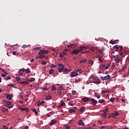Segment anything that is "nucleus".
Masks as SVG:
<instances>
[{
    "instance_id": "22",
    "label": "nucleus",
    "mask_w": 129,
    "mask_h": 129,
    "mask_svg": "<svg viewBox=\"0 0 129 129\" xmlns=\"http://www.w3.org/2000/svg\"><path fill=\"white\" fill-rule=\"evenodd\" d=\"M103 112L104 114H107V112H108V108H106Z\"/></svg>"
},
{
    "instance_id": "45",
    "label": "nucleus",
    "mask_w": 129,
    "mask_h": 129,
    "mask_svg": "<svg viewBox=\"0 0 129 129\" xmlns=\"http://www.w3.org/2000/svg\"><path fill=\"white\" fill-rule=\"evenodd\" d=\"M104 51V49H98V52L99 53H103V51Z\"/></svg>"
},
{
    "instance_id": "51",
    "label": "nucleus",
    "mask_w": 129,
    "mask_h": 129,
    "mask_svg": "<svg viewBox=\"0 0 129 129\" xmlns=\"http://www.w3.org/2000/svg\"><path fill=\"white\" fill-rule=\"evenodd\" d=\"M114 114H115V116H117V115H118V114H119V113L118 112H117V111H115Z\"/></svg>"
},
{
    "instance_id": "43",
    "label": "nucleus",
    "mask_w": 129,
    "mask_h": 129,
    "mask_svg": "<svg viewBox=\"0 0 129 129\" xmlns=\"http://www.w3.org/2000/svg\"><path fill=\"white\" fill-rule=\"evenodd\" d=\"M72 103H73V102L70 101L68 103V105L71 106H73V104H72Z\"/></svg>"
},
{
    "instance_id": "28",
    "label": "nucleus",
    "mask_w": 129,
    "mask_h": 129,
    "mask_svg": "<svg viewBox=\"0 0 129 129\" xmlns=\"http://www.w3.org/2000/svg\"><path fill=\"white\" fill-rule=\"evenodd\" d=\"M69 50H67V49H65L63 52H62V54L63 55H67V52H69Z\"/></svg>"
},
{
    "instance_id": "56",
    "label": "nucleus",
    "mask_w": 129,
    "mask_h": 129,
    "mask_svg": "<svg viewBox=\"0 0 129 129\" xmlns=\"http://www.w3.org/2000/svg\"><path fill=\"white\" fill-rule=\"evenodd\" d=\"M25 72L27 73H30V72H31V71H30V69H27L26 70H25Z\"/></svg>"
},
{
    "instance_id": "37",
    "label": "nucleus",
    "mask_w": 129,
    "mask_h": 129,
    "mask_svg": "<svg viewBox=\"0 0 129 129\" xmlns=\"http://www.w3.org/2000/svg\"><path fill=\"white\" fill-rule=\"evenodd\" d=\"M121 59L120 58H116L115 59V61L116 63H119V61H120Z\"/></svg>"
},
{
    "instance_id": "60",
    "label": "nucleus",
    "mask_w": 129,
    "mask_h": 129,
    "mask_svg": "<svg viewBox=\"0 0 129 129\" xmlns=\"http://www.w3.org/2000/svg\"><path fill=\"white\" fill-rule=\"evenodd\" d=\"M51 98H52V97H51L50 96H46V99H51Z\"/></svg>"
},
{
    "instance_id": "29",
    "label": "nucleus",
    "mask_w": 129,
    "mask_h": 129,
    "mask_svg": "<svg viewBox=\"0 0 129 129\" xmlns=\"http://www.w3.org/2000/svg\"><path fill=\"white\" fill-rule=\"evenodd\" d=\"M58 67H61V68L63 69L65 68V66H64V64L62 63H59L58 64Z\"/></svg>"
},
{
    "instance_id": "55",
    "label": "nucleus",
    "mask_w": 129,
    "mask_h": 129,
    "mask_svg": "<svg viewBox=\"0 0 129 129\" xmlns=\"http://www.w3.org/2000/svg\"><path fill=\"white\" fill-rule=\"evenodd\" d=\"M7 86H10V87H15V85H13V84H8Z\"/></svg>"
},
{
    "instance_id": "33",
    "label": "nucleus",
    "mask_w": 129,
    "mask_h": 129,
    "mask_svg": "<svg viewBox=\"0 0 129 129\" xmlns=\"http://www.w3.org/2000/svg\"><path fill=\"white\" fill-rule=\"evenodd\" d=\"M83 121L82 120H79L78 122V124H79V125H82Z\"/></svg>"
},
{
    "instance_id": "19",
    "label": "nucleus",
    "mask_w": 129,
    "mask_h": 129,
    "mask_svg": "<svg viewBox=\"0 0 129 129\" xmlns=\"http://www.w3.org/2000/svg\"><path fill=\"white\" fill-rule=\"evenodd\" d=\"M63 73H67V72H70V70H68L67 68L63 69Z\"/></svg>"
},
{
    "instance_id": "11",
    "label": "nucleus",
    "mask_w": 129,
    "mask_h": 129,
    "mask_svg": "<svg viewBox=\"0 0 129 129\" xmlns=\"http://www.w3.org/2000/svg\"><path fill=\"white\" fill-rule=\"evenodd\" d=\"M57 121H57V120L52 119L50 122L49 123V125H53V124H55V123H57Z\"/></svg>"
},
{
    "instance_id": "24",
    "label": "nucleus",
    "mask_w": 129,
    "mask_h": 129,
    "mask_svg": "<svg viewBox=\"0 0 129 129\" xmlns=\"http://www.w3.org/2000/svg\"><path fill=\"white\" fill-rule=\"evenodd\" d=\"M111 64V63L110 62H109L108 63H107V66H106L105 67V69H106V70L108 69V68H109V67H110Z\"/></svg>"
},
{
    "instance_id": "52",
    "label": "nucleus",
    "mask_w": 129,
    "mask_h": 129,
    "mask_svg": "<svg viewBox=\"0 0 129 129\" xmlns=\"http://www.w3.org/2000/svg\"><path fill=\"white\" fill-rule=\"evenodd\" d=\"M106 92H107V91H106V90H102L101 91V93L102 94H104V93H106Z\"/></svg>"
},
{
    "instance_id": "20",
    "label": "nucleus",
    "mask_w": 129,
    "mask_h": 129,
    "mask_svg": "<svg viewBox=\"0 0 129 129\" xmlns=\"http://www.w3.org/2000/svg\"><path fill=\"white\" fill-rule=\"evenodd\" d=\"M44 103H45V102L44 101H42L41 102L38 104L37 106H41V105H44Z\"/></svg>"
},
{
    "instance_id": "3",
    "label": "nucleus",
    "mask_w": 129,
    "mask_h": 129,
    "mask_svg": "<svg viewBox=\"0 0 129 129\" xmlns=\"http://www.w3.org/2000/svg\"><path fill=\"white\" fill-rule=\"evenodd\" d=\"M91 77H92V78L95 80V81L93 82V83H95V84H99L101 83V81L100 79H98V77L91 76Z\"/></svg>"
},
{
    "instance_id": "13",
    "label": "nucleus",
    "mask_w": 129,
    "mask_h": 129,
    "mask_svg": "<svg viewBox=\"0 0 129 129\" xmlns=\"http://www.w3.org/2000/svg\"><path fill=\"white\" fill-rule=\"evenodd\" d=\"M80 112H84V111H85V107L84 106H82L80 108Z\"/></svg>"
},
{
    "instance_id": "53",
    "label": "nucleus",
    "mask_w": 129,
    "mask_h": 129,
    "mask_svg": "<svg viewBox=\"0 0 129 129\" xmlns=\"http://www.w3.org/2000/svg\"><path fill=\"white\" fill-rule=\"evenodd\" d=\"M19 71H20L21 72H25L26 71V69H25L24 68L23 69H21Z\"/></svg>"
},
{
    "instance_id": "9",
    "label": "nucleus",
    "mask_w": 129,
    "mask_h": 129,
    "mask_svg": "<svg viewBox=\"0 0 129 129\" xmlns=\"http://www.w3.org/2000/svg\"><path fill=\"white\" fill-rule=\"evenodd\" d=\"M82 99L84 102H87V101H90V100L91 99H90V98H88L87 97H85L83 98H82Z\"/></svg>"
},
{
    "instance_id": "8",
    "label": "nucleus",
    "mask_w": 129,
    "mask_h": 129,
    "mask_svg": "<svg viewBox=\"0 0 129 129\" xmlns=\"http://www.w3.org/2000/svg\"><path fill=\"white\" fill-rule=\"evenodd\" d=\"M90 102H92L93 105H96L97 103V101L94 98H92L90 99Z\"/></svg>"
},
{
    "instance_id": "31",
    "label": "nucleus",
    "mask_w": 129,
    "mask_h": 129,
    "mask_svg": "<svg viewBox=\"0 0 129 129\" xmlns=\"http://www.w3.org/2000/svg\"><path fill=\"white\" fill-rule=\"evenodd\" d=\"M51 89L53 91H55L56 90V86H55V85H53L52 86Z\"/></svg>"
},
{
    "instance_id": "25",
    "label": "nucleus",
    "mask_w": 129,
    "mask_h": 129,
    "mask_svg": "<svg viewBox=\"0 0 129 129\" xmlns=\"http://www.w3.org/2000/svg\"><path fill=\"white\" fill-rule=\"evenodd\" d=\"M117 100V99H115V98L114 97H111L110 99V101L113 102L114 101V100Z\"/></svg>"
},
{
    "instance_id": "7",
    "label": "nucleus",
    "mask_w": 129,
    "mask_h": 129,
    "mask_svg": "<svg viewBox=\"0 0 129 129\" xmlns=\"http://www.w3.org/2000/svg\"><path fill=\"white\" fill-rule=\"evenodd\" d=\"M48 52L47 50H40L38 52V54L39 55H45V54H47Z\"/></svg>"
},
{
    "instance_id": "64",
    "label": "nucleus",
    "mask_w": 129,
    "mask_h": 129,
    "mask_svg": "<svg viewBox=\"0 0 129 129\" xmlns=\"http://www.w3.org/2000/svg\"><path fill=\"white\" fill-rule=\"evenodd\" d=\"M100 67H105V65L103 64H100Z\"/></svg>"
},
{
    "instance_id": "50",
    "label": "nucleus",
    "mask_w": 129,
    "mask_h": 129,
    "mask_svg": "<svg viewBox=\"0 0 129 129\" xmlns=\"http://www.w3.org/2000/svg\"><path fill=\"white\" fill-rule=\"evenodd\" d=\"M35 80H36V79L34 78H31V80H30V82H33V81H35Z\"/></svg>"
},
{
    "instance_id": "15",
    "label": "nucleus",
    "mask_w": 129,
    "mask_h": 129,
    "mask_svg": "<svg viewBox=\"0 0 129 129\" xmlns=\"http://www.w3.org/2000/svg\"><path fill=\"white\" fill-rule=\"evenodd\" d=\"M57 88L60 90V91H62V90H65V88L62 85H60V87H57Z\"/></svg>"
},
{
    "instance_id": "48",
    "label": "nucleus",
    "mask_w": 129,
    "mask_h": 129,
    "mask_svg": "<svg viewBox=\"0 0 129 129\" xmlns=\"http://www.w3.org/2000/svg\"><path fill=\"white\" fill-rule=\"evenodd\" d=\"M32 110H33V112H35L36 115L38 114V112L36 110V109H32Z\"/></svg>"
},
{
    "instance_id": "23",
    "label": "nucleus",
    "mask_w": 129,
    "mask_h": 129,
    "mask_svg": "<svg viewBox=\"0 0 129 129\" xmlns=\"http://www.w3.org/2000/svg\"><path fill=\"white\" fill-rule=\"evenodd\" d=\"M105 101V100H104V99L99 100V103H101V104L104 103Z\"/></svg>"
},
{
    "instance_id": "14",
    "label": "nucleus",
    "mask_w": 129,
    "mask_h": 129,
    "mask_svg": "<svg viewBox=\"0 0 129 129\" xmlns=\"http://www.w3.org/2000/svg\"><path fill=\"white\" fill-rule=\"evenodd\" d=\"M20 110H21V111H24V110H26V112H28V111H29V110H28V108L20 107Z\"/></svg>"
},
{
    "instance_id": "46",
    "label": "nucleus",
    "mask_w": 129,
    "mask_h": 129,
    "mask_svg": "<svg viewBox=\"0 0 129 129\" xmlns=\"http://www.w3.org/2000/svg\"><path fill=\"white\" fill-rule=\"evenodd\" d=\"M4 79H5V80H9L11 79V77L8 76V77H7L6 78H4Z\"/></svg>"
},
{
    "instance_id": "18",
    "label": "nucleus",
    "mask_w": 129,
    "mask_h": 129,
    "mask_svg": "<svg viewBox=\"0 0 129 129\" xmlns=\"http://www.w3.org/2000/svg\"><path fill=\"white\" fill-rule=\"evenodd\" d=\"M19 83H20V84H24V85L29 84V83L27 81L19 82Z\"/></svg>"
},
{
    "instance_id": "27",
    "label": "nucleus",
    "mask_w": 129,
    "mask_h": 129,
    "mask_svg": "<svg viewBox=\"0 0 129 129\" xmlns=\"http://www.w3.org/2000/svg\"><path fill=\"white\" fill-rule=\"evenodd\" d=\"M57 93H58V94H59V95H62V92L59 90L58 88H57Z\"/></svg>"
},
{
    "instance_id": "36",
    "label": "nucleus",
    "mask_w": 129,
    "mask_h": 129,
    "mask_svg": "<svg viewBox=\"0 0 129 129\" xmlns=\"http://www.w3.org/2000/svg\"><path fill=\"white\" fill-rule=\"evenodd\" d=\"M39 59H43V58H45V55L43 54H40L39 55Z\"/></svg>"
},
{
    "instance_id": "6",
    "label": "nucleus",
    "mask_w": 129,
    "mask_h": 129,
    "mask_svg": "<svg viewBox=\"0 0 129 129\" xmlns=\"http://www.w3.org/2000/svg\"><path fill=\"white\" fill-rule=\"evenodd\" d=\"M79 75V74L77 73V72H72L71 74H70V76L71 77V78H73V77H76V76H78Z\"/></svg>"
},
{
    "instance_id": "47",
    "label": "nucleus",
    "mask_w": 129,
    "mask_h": 129,
    "mask_svg": "<svg viewBox=\"0 0 129 129\" xmlns=\"http://www.w3.org/2000/svg\"><path fill=\"white\" fill-rule=\"evenodd\" d=\"M41 49V47H35L33 48V50H40Z\"/></svg>"
},
{
    "instance_id": "30",
    "label": "nucleus",
    "mask_w": 129,
    "mask_h": 129,
    "mask_svg": "<svg viewBox=\"0 0 129 129\" xmlns=\"http://www.w3.org/2000/svg\"><path fill=\"white\" fill-rule=\"evenodd\" d=\"M116 41H118V40H113L110 42V44H112V45H114V44H116Z\"/></svg>"
},
{
    "instance_id": "54",
    "label": "nucleus",
    "mask_w": 129,
    "mask_h": 129,
    "mask_svg": "<svg viewBox=\"0 0 129 129\" xmlns=\"http://www.w3.org/2000/svg\"><path fill=\"white\" fill-rule=\"evenodd\" d=\"M59 56L60 58H63L64 57V54L62 53H60Z\"/></svg>"
},
{
    "instance_id": "34",
    "label": "nucleus",
    "mask_w": 129,
    "mask_h": 129,
    "mask_svg": "<svg viewBox=\"0 0 129 129\" xmlns=\"http://www.w3.org/2000/svg\"><path fill=\"white\" fill-rule=\"evenodd\" d=\"M64 127H65V128H66V129H70V125H67V124H65L64 125Z\"/></svg>"
},
{
    "instance_id": "38",
    "label": "nucleus",
    "mask_w": 129,
    "mask_h": 129,
    "mask_svg": "<svg viewBox=\"0 0 129 129\" xmlns=\"http://www.w3.org/2000/svg\"><path fill=\"white\" fill-rule=\"evenodd\" d=\"M102 116H103V117H104V118H105V117H106L107 116V114H104V113H102L101 114Z\"/></svg>"
},
{
    "instance_id": "59",
    "label": "nucleus",
    "mask_w": 129,
    "mask_h": 129,
    "mask_svg": "<svg viewBox=\"0 0 129 129\" xmlns=\"http://www.w3.org/2000/svg\"><path fill=\"white\" fill-rule=\"evenodd\" d=\"M41 64H42V65H46V64H47V62H46V61H43L41 62Z\"/></svg>"
},
{
    "instance_id": "61",
    "label": "nucleus",
    "mask_w": 129,
    "mask_h": 129,
    "mask_svg": "<svg viewBox=\"0 0 129 129\" xmlns=\"http://www.w3.org/2000/svg\"><path fill=\"white\" fill-rule=\"evenodd\" d=\"M27 47H28L27 46V45H25V44L22 46V48H23V49H25V48H27Z\"/></svg>"
},
{
    "instance_id": "17",
    "label": "nucleus",
    "mask_w": 129,
    "mask_h": 129,
    "mask_svg": "<svg viewBox=\"0 0 129 129\" xmlns=\"http://www.w3.org/2000/svg\"><path fill=\"white\" fill-rule=\"evenodd\" d=\"M94 95L95 96H96V97H97V98H98V99H99V98H100V95H99V94H98V93L97 92L94 93Z\"/></svg>"
},
{
    "instance_id": "42",
    "label": "nucleus",
    "mask_w": 129,
    "mask_h": 129,
    "mask_svg": "<svg viewBox=\"0 0 129 129\" xmlns=\"http://www.w3.org/2000/svg\"><path fill=\"white\" fill-rule=\"evenodd\" d=\"M110 114H111V117H112V118H114V117H115V115L114 114V113H112Z\"/></svg>"
},
{
    "instance_id": "39",
    "label": "nucleus",
    "mask_w": 129,
    "mask_h": 129,
    "mask_svg": "<svg viewBox=\"0 0 129 129\" xmlns=\"http://www.w3.org/2000/svg\"><path fill=\"white\" fill-rule=\"evenodd\" d=\"M53 72H54V70L51 69L50 70H49V74H53Z\"/></svg>"
},
{
    "instance_id": "32",
    "label": "nucleus",
    "mask_w": 129,
    "mask_h": 129,
    "mask_svg": "<svg viewBox=\"0 0 129 129\" xmlns=\"http://www.w3.org/2000/svg\"><path fill=\"white\" fill-rule=\"evenodd\" d=\"M81 80V79L80 78H77L76 79V81H75V82L76 83H78V82H80V81Z\"/></svg>"
},
{
    "instance_id": "57",
    "label": "nucleus",
    "mask_w": 129,
    "mask_h": 129,
    "mask_svg": "<svg viewBox=\"0 0 129 129\" xmlns=\"http://www.w3.org/2000/svg\"><path fill=\"white\" fill-rule=\"evenodd\" d=\"M2 112H3L4 113H5V112H6V108H2Z\"/></svg>"
},
{
    "instance_id": "21",
    "label": "nucleus",
    "mask_w": 129,
    "mask_h": 129,
    "mask_svg": "<svg viewBox=\"0 0 129 129\" xmlns=\"http://www.w3.org/2000/svg\"><path fill=\"white\" fill-rule=\"evenodd\" d=\"M64 105H65V102H62V101H61L60 104L59 106H58V107H62V106H64Z\"/></svg>"
},
{
    "instance_id": "26",
    "label": "nucleus",
    "mask_w": 129,
    "mask_h": 129,
    "mask_svg": "<svg viewBox=\"0 0 129 129\" xmlns=\"http://www.w3.org/2000/svg\"><path fill=\"white\" fill-rule=\"evenodd\" d=\"M94 63V61H93V60L91 59H90L89 60V64H90V65H93Z\"/></svg>"
},
{
    "instance_id": "35",
    "label": "nucleus",
    "mask_w": 129,
    "mask_h": 129,
    "mask_svg": "<svg viewBox=\"0 0 129 129\" xmlns=\"http://www.w3.org/2000/svg\"><path fill=\"white\" fill-rule=\"evenodd\" d=\"M86 61H87V59H84L81 60L80 61V63H85V62H86Z\"/></svg>"
},
{
    "instance_id": "58",
    "label": "nucleus",
    "mask_w": 129,
    "mask_h": 129,
    "mask_svg": "<svg viewBox=\"0 0 129 129\" xmlns=\"http://www.w3.org/2000/svg\"><path fill=\"white\" fill-rule=\"evenodd\" d=\"M98 59H99V61H100V62H103V60L101 59V56H99Z\"/></svg>"
},
{
    "instance_id": "40",
    "label": "nucleus",
    "mask_w": 129,
    "mask_h": 129,
    "mask_svg": "<svg viewBox=\"0 0 129 129\" xmlns=\"http://www.w3.org/2000/svg\"><path fill=\"white\" fill-rule=\"evenodd\" d=\"M114 58H115V59H118V58H119V55L117 54L116 55H113Z\"/></svg>"
},
{
    "instance_id": "2",
    "label": "nucleus",
    "mask_w": 129,
    "mask_h": 129,
    "mask_svg": "<svg viewBox=\"0 0 129 129\" xmlns=\"http://www.w3.org/2000/svg\"><path fill=\"white\" fill-rule=\"evenodd\" d=\"M113 49H116L115 51L116 52H118V51H119V52H122V50H123V47H122V46H120V45H114L113 46Z\"/></svg>"
},
{
    "instance_id": "44",
    "label": "nucleus",
    "mask_w": 129,
    "mask_h": 129,
    "mask_svg": "<svg viewBox=\"0 0 129 129\" xmlns=\"http://www.w3.org/2000/svg\"><path fill=\"white\" fill-rule=\"evenodd\" d=\"M16 80L17 81H22V80H21V77H16Z\"/></svg>"
},
{
    "instance_id": "12",
    "label": "nucleus",
    "mask_w": 129,
    "mask_h": 129,
    "mask_svg": "<svg viewBox=\"0 0 129 129\" xmlns=\"http://www.w3.org/2000/svg\"><path fill=\"white\" fill-rule=\"evenodd\" d=\"M73 108L74 109H70L69 110L70 113H72V112H75V109H77V107H74Z\"/></svg>"
},
{
    "instance_id": "49",
    "label": "nucleus",
    "mask_w": 129,
    "mask_h": 129,
    "mask_svg": "<svg viewBox=\"0 0 129 129\" xmlns=\"http://www.w3.org/2000/svg\"><path fill=\"white\" fill-rule=\"evenodd\" d=\"M72 94L73 95H75L76 94V92L75 90H73V91H72Z\"/></svg>"
},
{
    "instance_id": "16",
    "label": "nucleus",
    "mask_w": 129,
    "mask_h": 129,
    "mask_svg": "<svg viewBox=\"0 0 129 129\" xmlns=\"http://www.w3.org/2000/svg\"><path fill=\"white\" fill-rule=\"evenodd\" d=\"M76 72L78 73H80L79 74V75H80V74H82V73H83V71H82V70L81 69H78Z\"/></svg>"
},
{
    "instance_id": "10",
    "label": "nucleus",
    "mask_w": 129,
    "mask_h": 129,
    "mask_svg": "<svg viewBox=\"0 0 129 129\" xmlns=\"http://www.w3.org/2000/svg\"><path fill=\"white\" fill-rule=\"evenodd\" d=\"M13 97H14V95L13 94H8L6 96V98L7 99H8V100H11Z\"/></svg>"
},
{
    "instance_id": "63",
    "label": "nucleus",
    "mask_w": 129,
    "mask_h": 129,
    "mask_svg": "<svg viewBox=\"0 0 129 129\" xmlns=\"http://www.w3.org/2000/svg\"><path fill=\"white\" fill-rule=\"evenodd\" d=\"M51 68H56V66H55L54 64H51Z\"/></svg>"
},
{
    "instance_id": "62",
    "label": "nucleus",
    "mask_w": 129,
    "mask_h": 129,
    "mask_svg": "<svg viewBox=\"0 0 129 129\" xmlns=\"http://www.w3.org/2000/svg\"><path fill=\"white\" fill-rule=\"evenodd\" d=\"M3 127L4 129H9V127H8V126L6 125H3Z\"/></svg>"
},
{
    "instance_id": "5",
    "label": "nucleus",
    "mask_w": 129,
    "mask_h": 129,
    "mask_svg": "<svg viewBox=\"0 0 129 129\" xmlns=\"http://www.w3.org/2000/svg\"><path fill=\"white\" fill-rule=\"evenodd\" d=\"M100 79L102 81H104V80H109V79H110V76L109 75H107L105 77H101Z\"/></svg>"
},
{
    "instance_id": "4",
    "label": "nucleus",
    "mask_w": 129,
    "mask_h": 129,
    "mask_svg": "<svg viewBox=\"0 0 129 129\" xmlns=\"http://www.w3.org/2000/svg\"><path fill=\"white\" fill-rule=\"evenodd\" d=\"M4 102L6 103L8 106H6V107H8V108H13L14 106L12 105V102L8 100H4Z\"/></svg>"
},
{
    "instance_id": "1",
    "label": "nucleus",
    "mask_w": 129,
    "mask_h": 129,
    "mask_svg": "<svg viewBox=\"0 0 129 129\" xmlns=\"http://www.w3.org/2000/svg\"><path fill=\"white\" fill-rule=\"evenodd\" d=\"M84 50H86V47L85 46H81L78 49H74L71 52V54H73V55H77L79 54L80 51H83Z\"/></svg>"
},
{
    "instance_id": "41",
    "label": "nucleus",
    "mask_w": 129,
    "mask_h": 129,
    "mask_svg": "<svg viewBox=\"0 0 129 129\" xmlns=\"http://www.w3.org/2000/svg\"><path fill=\"white\" fill-rule=\"evenodd\" d=\"M63 69H62L60 68L58 69V72H60V73L62 72V71L63 72Z\"/></svg>"
}]
</instances>
